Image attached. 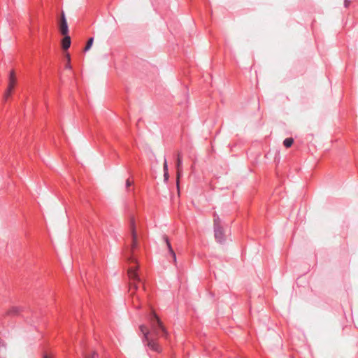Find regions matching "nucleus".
<instances>
[{
    "label": "nucleus",
    "mask_w": 358,
    "mask_h": 358,
    "mask_svg": "<svg viewBox=\"0 0 358 358\" xmlns=\"http://www.w3.org/2000/svg\"><path fill=\"white\" fill-rule=\"evenodd\" d=\"M64 18H66L65 17V14L64 12L62 13V16H61V19L60 20H63Z\"/></svg>",
    "instance_id": "21"
},
{
    "label": "nucleus",
    "mask_w": 358,
    "mask_h": 358,
    "mask_svg": "<svg viewBox=\"0 0 358 358\" xmlns=\"http://www.w3.org/2000/svg\"><path fill=\"white\" fill-rule=\"evenodd\" d=\"M150 320L152 326V331L156 335L166 338L168 332L164 328L159 317L154 312H152L150 316Z\"/></svg>",
    "instance_id": "1"
},
{
    "label": "nucleus",
    "mask_w": 358,
    "mask_h": 358,
    "mask_svg": "<svg viewBox=\"0 0 358 358\" xmlns=\"http://www.w3.org/2000/svg\"><path fill=\"white\" fill-rule=\"evenodd\" d=\"M64 38L62 41V46L64 50H68L71 45V38L70 36L66 35H63Z\"/></svg>",
    "instance_id": "10"
},
{
    "label": "nucleus",
    "mask_w": 358,
    "mask_h": 358,
    "mask_svg": "<svg viewBox=\"0 0 358 358\" xmlns=\"http://www.w3.org/2000/svg\"><path fill=\"white\" fill-rule=\"evenodd\" d=\"M16 83L15 75L13 71H11L9 74V83L8 86V89L5 93V98L8 99V97L10 95L13 89L15 87Z\"/></svg>",
    "instance_id": "6"
},
{
    "label": "nucleus",
    "mask_w": 358,
    "mask_h": 358,
    "mask_svg": "<svg viewBox=\"0 0 358 358\" xmlns=\"http://www.w3.org/2000/svg\"><path fill=\"white\" fill-rule=\"evenodd\" d=\"M22 311V308L20 307H12L7 313L8 315H18Z\"/></svg>",
    "instance_id": "11"
},
{
    "label": "nucleus",
    "mask_w": 358,
    "mask_h": 358,
    "mask_svg": "<svg viewBox=\"0 0 358 358\" xmlns=\"http://www.w3.org/2000/svg\"><path fill=\"white\" fill-rule=\"evenodd\" d=\"M176 167L177 169V186L179 187V179L182 173V159L180 153L177 155Z\"/></svg>",
    "instance_id": "7"
},
{
    "label": "nucleus",
    "mask_w": 358,
    "mask_h": 358,
    "mask_svg": "<svg viewBox=\"0 0 358 358\" xmlns=\"http://www.w3.org/2000/svg\"><path fill=\"white\" fill-rule=\"evenodd\" d=\"M128 275L132 282H130V289H138V285L137 283L141 282V279L138 277V275L134 268H130L128 270Z\"/></svg>",
    "instance_id": "4"
},
{
    "label": "nucleus",
    "mask_w": 358,
    "mask_h": 358,
    "mask_svg": "<svg viewBox=\"0 0 358 358\" xmlns=\"http://www.w3.org/2000/svg\"><path fill=\"white\" fill-rule=\"evenodd\" d=\"M162 238H163L164 241L166 244V247H167L168 250H169V254L173 258V262H176V252H174V250L172 248L171 244V243L169 241V239L168 236L164 235V236H163Z\"/></svg>",
    "instance_id": "8"
},
{
    "label": "nucleus",
    "mask_w": 358,
    "mask_h": 358,
    "mask_svg": "<svg viewBox=\"0 0 358 358\" xmlns=\"http://www.w3.org/2000/svg\"><path fill=\"white\" fill-rule=\"evenodd\" d=\"M294 143V139L292 138H287L283 141V145L286 148H290Z\"/></svg>",
    "instance_id": "13"
},
{
    "label": "nucleus",
    "mask_w": 358,
    "mask_h": 358,
    "mask_svg": "<svg viewBox=\"0 0 358 358\" xmlns=\"http://www.w3.org/2000/svg\"><path fill=\"white\" fill-rule=\"evenodd\" d=\"M125 185H126V187H127V188H129V187L132 185V182H131V181H130V180H129V179H127V180H126V184H125Z\"/></svg>",
    "instance_id": "18"
},
{
    "label": "nucleus",
    "mask_w": 358,
    "mask_h": 358,
    "mask_svg": "<svg viewBox=\"0 0 358 358\" xmlns=\"http://www.w3.org/2000/svg\"><path fill=\"white\" fill-rule=\"evenodd\" d=\"M163 171H164V173L168 172V164H167V161H166V158H164V165H163Z\"/></svg>",
    "instance_id": "16"
},
{
    "label": "nucleus",
    "mask_w": 358,
    "mask_h": 358,
    "mask_svg": "<svg viewBox=\"0 0 358 358\" xmlns=\"http://www.w3.org/2000/svg\"><path fill=\"white\" fill-rule=\"evenodd\" d=\"M67 59H68V63L66 65V69H71V66L70 64V56H69V55H67Z\"/></svg>",
    "instance_id": "17"
},
{
    "label": "nucleus",
    "mask_w": 358,
    "mask_h": 358,
    "mask_svg": "<svg viewBox=\"0 0 358 358\" xmlns=\"http://www.w3.org/2000/svg\"><path fill=\"white\" fill-rule=\"evenodd\" d=\"M6 351V346L5 342L0 339V358H3L5 353Z\"/></svg>",
    "instance_id": "12"
},
{
    "label": "nucleus",
    "mask_w": 358,
    "mask_h": 358,
    "mask_svg": "<svg viewBox=\"0 0 358 358\" xmlns=\"http://www.w3.org/2000/svg\"><path fill=\"white\" fill-rule=\"evenodd\" d=\"M84 358H99V354L94 351L92 353L85 354Z\"/></svg>",
    "instance_id": "15"
},
{
    "label": "nucleus",
    "mask_w": 358,
    "mask_h": 358,
    "mask_svg": "<svg viewBox=\"0 0 358 358\" xmlns=\"http://www.w3.org/2000/svg\"><path fill=\"white\" fill-rule=\"evenodd\" d=\"M140 330L143 334V341L145 345L153 351L160 352V347L153 338H150V331L147 327L145 325H141L140 326Z\"/></svg>",
    "instance_id": "3"
},
{
    "label": "nucleus",
    "mask_w": 358,
    "mask_h": 358,
    "mask_svg": "<svg viewBox=\"0 0 358 358\" xmlns=\"http://www.w3.org/2000/svg\"><path fill=\"white\" fill-rule=\"evenodd\" d=\"M213 217V229L215 238L217 243L221 244L224 243L225 242V236L224 231L222 225V221L216 213H214Z\"/></svg>",
    "instance_id": "2"
},
{
    "label": "nucleus",
    "mask_w": 358,
    "mask_h": 358,
    "mask_svg": "<svg viewBox=\"0 0 358 358\" xmlns=\"http://www.w3.org/2000/svg\"><path fill=\"white\" fill-rule=\"evenodd\" d=\"M43 358H50L47 354H44Z\"/></svg>",
    "instance_id": "22"
},
{
    "label": "nucleus",
    "mask_w": 358,
    "mask_h": 358,
    "mask_svg": "<svg viewBox=\"0 0 358 358\" xmlns=\"http://www.w3.org/2000/svg\"><path fill=\"white\" fill-rule=\"evenodd\" d=\"M350 3V1H349V0H345L344 1V6H345V7H346V8L348 7Z\"/></svg>",
    "instance_id": "20"
},
{
    "label": "nucleus",
    "mask_w": 358,
    "mask_h": 358,
    "mask_svg": "<svg viewBox=\"0 0 358 358\" xmlns=\"http://www.w3.org/2000/svg\"><path fill=\"white\" fill-rule=\"evenodd\" d=\"M93 42H94V38L93 37H91L88 39L87 42V44L84 48V51L85 52H87L88 51L91 47L93 45Z\"/></svg>",
    "instance_id": "14"
},
{
    "label": "nucleus",
    "mask_w": 358,
    "mask_h": 358,
    "mask_svg": "<svg viewBox=\"0 0 358 358\" xmlns=\"http://www.w3.org/2000/svg\"><path fill=\"white\" fill-rule=\"evenodd\" d=\"M59 31L62 35H66L69 33V27L66 18L60 20L59 22Z\"/></svg>",
    "instance_id": "9"
},
{
    "label": "nucleus",
    "mask_w": 358,
    "mask_h": 358,
    "mask_svg": "<svg viewBox=\"0 0 358 358\" xmlns=\"http://www.w3.org/2000/svg\"><path fill=\"white\" fill-rule=\"evenodd\" d=\"M169 172L166 173L164 172V180L165 181H167L169 180Z\"/></svg>",
    "instance_id": "19"
},
{
    "label": "nucleus",
    "mask_w": 358,
    "mask_h": 358,
    "mask_svg": "<svg viewBox=\"0 0 358 358\" xmlns=\"http://www.w3.org/2000/svg\"><path fill=\"white\" fill-rule=\"evenodd\" d=\"M129 227L131 234V250L134 251L138 247L137 233L135 228V220L134 217L130 219Z\"/></svg>",
    "instance_id": "5"
}]
</instances>
